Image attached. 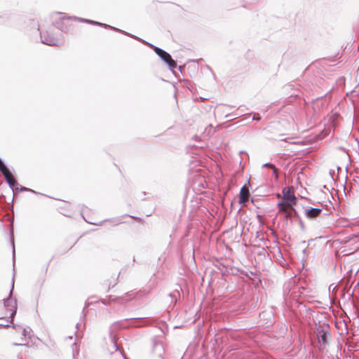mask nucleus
Wrapping results in <instances>:
<instances>
[{"instance_id": "1", "label": "nucleus", "mask_w": 359, "mask_h": 359, "mask_svg": "<svg viewBox=\"0 0 359 359\" xmlns=\"http://www.w3.org/2000/svg\"><path fill=\"white\" fill-rule=\"evenodd\" d=\"M130 37L143 43L144 44L147 45L149 47L152 48L153 50L154 51V53L161 58V60L168 65V69L175 75H176V72L175 69L177 68V62L175 60H174L172 59V56L170 55V54L169 53H168L167 51L164 50L163 49H162L159 47H157V46L144 41V39H142L141 38H140L137 36L133 35V36H130Z\"/></svg>"}, {"instance_id": "2", "label": "nucleus", "mask_w": 359, "mask_h": 359, "mask_svg": "<svg viewBox=\"0 0 359 359\" xmlns=\"http://www.w3.org/2000/svg\"><path fill=\"white\" fill-rule=\"evenodd\" d=\"M0 172L3 175L6 182L9 187L13 191L18 192L30 191L32 193L38 194L36 191L29 188L22 187L14 178L13 173L9 168L5 164L4 161L0 158Z\"/></svg>"}, {"instance_id": "3", "label": "nucleus", "mask_w": 359, "mask_h": 359, "mask_svg": "<svg viewBox=\"0 0 359 359\" xmlns=\"http://www.w3.org/2000/svg\"><path fill=\"white\" fill-rule=\"evenodd\" d=\"M316 335L318 343L320 346L325 347L328 344V341L331 338L330 327L328 324H319L316 327Z\"/></svg>"}, {"instance_id": "4", "label": "nucleus", "mask_w": 359, "mask_h": 359, "mask_svg": "<svg viewBox=\"0 0 359 359\" xmlns=\"http://www.w3.org/2000/svg\"><path fill=\"white\" fill-rule=\"evenodd\" d=\"M59 15L60 18L53 21V25L62 32L67 34L70 32L72 23L70 21L72 20V16H67L64 13H56Z\"/></svg>"}, {"instance_id": "5", "label": "nucleus", "mask_w": 359, "mask_h": 359, "mask_svg": "<svg viewBox=\"0 0 359 359\" xmlns=\"http://www.w3.org/2000/svg\"><path fill=\"white\" fill-rule=\"evenodd\" d=\"M13 288H14V276L13 277V279H12V287L10 290L8 297L6 299H4V300H3L4 306L6 309H8L10 306H11V304H13V309H11V312L10 313V317H9V318H11V320H10L11 323H13V318L15 316V314L17 313V309H18L17 299L12 298Z\"/></svg>"}, {"instance_id": "6", "label": "nucleus", "mask_w": 359, "mask_h": 359, "mask_svg": "<svg viewBox=\"0 0 359 359\" xmlns=\"http://www.w3.org/2000/svg\"><path fill=\"white\" fill-rule=\"evenodd\" d=\"M122 324H123V322H121V321L114 323L112 325L111 330H110L109 336H110L111 341L113 344L114 348L115 349V351H118L124 359H128L126 357V355H125L123 350L122 348H120V347L118 344L116 334L114 332V330H113L114 329H115L116 327L122 328V327H126L125 325H122Z\"/></svg>"}, {"instance_id": "7", "label": "nucleus", "mask_w": 359, "mask_h": 359, "mask_svg": "<svg viewBox=\"0 0 359 359\" xmlns=\"http://www.w3.org/2000/svg\"><path fill=\"white\" fill-rule=\"evenodd\" d=\"M41 43L53 46H58L60 39L55 36L50 30H47L45 33L40 32Z\"/></svg>"}, {"instance_id": "8", "label": "nucleus", "mask_w": 359, "mask_h": 359, "mask_svg": "<svg viewBox=\"0 0 359 359\" xmlns=\"http://www.w3.org/2000/svg\"><path fill=\"white\" fill-rule=\"evenodd\" d=\"M86 23L90 24V25H93L103 27L104 28H109V29H110L111 30H114L115 32L121 33V34H123L124 35H126L128 36H133V34H132L130 33H128V32H127L126 31H123V30H121V29H118L117 27H113V26H111V25H109L107 24H104V23L100 22H97V21L86 19Z\"/></svg>"}, {"instance_id": "9", "label": "nucleus", "mask_w": 359, "mask_h": 359, "mask_svg": "<svg viewBox=\"0 0 359 359\" xmlns=\"http://www.w3.org/2000/svg\"><path fill=\"white\" fill-rule=\"evenodd\" d=\"M322 212V208L306 207L304 210V215L308 219H315L320 216Z\"/></svg>"}, {"instance_id": "10", "label": "nucleus", "mask_w": 359, "mask_h": 359, "mask_svg": "<svg viewBox=\"0 0 359 359\" xmlns=\"http://www.w3.org/2000/svg\"><path fill=\"white\" fill-rule=\"evenodd\" d=\"M250 196V191L246 184H244L239 192L238 194V203L240 204H243L245 203L248 200V197Z\"/></svg>"}, {"instance_id": "11", "label": "nucleus", "mask_w": 359, "mask_h": 359, "mask_svg": "<svg viewBox=\"0 0 359 359\" xmlns=\"http://www.w3.org/2000/svg\"><path fill=\"white\" fill-rule=\"evenodd\" d=\"M153 353L158 356V359H164L163 355L164 353V347L161 342L155 341L153 344Z\"/></svg>"}, {"instance_id": "12", "label": "nucleus", "mask_w": 359, "mask_h": 359, "mask_svg": "<svg viewBox=\"0 0 359 359\" xmlns=\"http://www.w3.org/2000/svg\"><path fill=\"white\" fill-rule=\"evenodd\" d=\"M283 197L284 200L288 201L290 199L295 198V195L292 187H285L282 189Z\"/></svg>"}, {"instance_id": "13", "label": "nucleus", "mask_w": 359, "mask_h": 359, "mask_svg": "<svg viewBox=\"0 0 359 359\" xmlns=\"http://www.w3.org/2000/svg\"><path fill=\"white\" fill-rule=\"evenodd\" d=\"M178 288L175 289V290L172 292H170L168 296L171 298V303H172L174 305H176L178 299L180 297V290H182V288L180 285H177Z\"/></svg>"}, {"instance_id": "14", "label": "nucleus", "mask_w": 359, "mask_h": 359, "mask_svg": "<svg viewBox=\"0 0 359 359\" xmlns=\"http://www.w3.org/2000/svg\"><path fill=\"white\" fill-rule=\"evenodd\" d=\"M107 298H108L109 303L116 302V303H118V304H123L125 302L124 297L109 295L107 297Z\"/></svg>"}, {"instance_id": "15", "label": "nucleus", "mask_w": 359, "mask_h": 359, "mask_svg": "<svg viewBox=\"0 0 359 359\" xmlns=\"http://www.w3.org/2000/svg\"><path fill=\"white\" fill-rule=\"evenodd\" d=\"M289 209H290V212H291V216H292V219H300L301 217L299 216V214L294 207H292L291 208H289Z\"/></svg>"}, {"instance_id": "16", "label": "nucleus", "mask_w": 359, "mask_h": 359, "mask_svg": "<svg viewBox=\"0 0 359 359\" xmlns=\"http://www.w3.org/2000/svg\"><path fill=\"white\" fill-rule=\"evenodd\" d=\"M31 332H32V330L29 327L27 328H23V330H22V336H24L25 337H27L28 339H31V338H32Z\"/></svg>"}, {"instance_id": "17", "label": "nucleus", "mask_w": 359, "mask_h": 359, "mask_svg": "<svg viewBox=\"0 0 359 359\" xmlns=\"http://www.w3.org/2000/svg\"><path fill=\"white\" fill-rule=\"evenodd\" d=\"M10 237H11V243L13 246V258L14 259L15 250V243H14V236H13V230H11L10 231Z\"/></svg>"}, {"instance_id": "18", "label": "nucleus", "mask_w": 359, "mask_h": 359, "mask_svg": "<svg viewBox=\"0 0 359 359\" xmlns=\"http://www.w3.org/2000/svg\"><path fill=\"white\" fill-rule=\"evenodd\" d=\"M283 217L284 219H285L287 220V222L290 221V223H292V221H293V219H292V217L291 216V212L290 211L289 212H285L283 213ZM287 223V222H286V224Z\"/></svg>"}, {"instance_id": "19", "label": "nucleus", "mask_w": 359, "mask_h": 359, "mask_svg": "<svg viewBox=\"0 0 359 359\" xmlns=\"http://www.w3.org/2000/svg\"><path fill=\"white\" fill-rule=\"evenodd\" d=\"M297 201H298V198L297 197L295 196V198H293V199H290L288 201H287V207L289 208H291L292 207H294V205L297 204Z\"/></svg>"}, {"instance_id": "20", "label": "nucleus", "mask_w": 359, "mask_h": 359, "mask_svg": "<svg viewBox=\"0 0 359 359\" xmlns=\"http://www.w3.org/2000/svg\"><path fill=\"white\" fill-rule=\"evenodd\" d=\"M283 206H287V201L286 200H284L283 199V197H282V200L280 201L278 203H277V207L279 208V207H283Z\"/></svg>"}, {"instance_id": "21", "label": "nucleus", "mask_w": 359, "mask_h": 359, "mask_svg": "<svg viewBox=\"0 0 359 359\" xmlns=\"http://www.w3.org/2000/svg\"><path fill=\"white\" fill-rule=\"evenodd\" d=\"M72 20H76L79 22H86V18H79V17H76V16H72Z\"/></svg>"}, {"instance_id": "22", "label": "nucleus", "mask_w": 359, "mask_h": 359, "mask_svg": "<svg viewBox=\"0 0 359 359\" xmlns=\"http://www.w3.org/2000/svg\"><path fill=\"white\" fill-rule=\"evenodd\" d=\"M287 211L286 206L279 207L278 208V214H282L283 215V213Z\"/></svg>"}, {"instance_id": "23", "label": "nucleus", "mask_w": 359, "mask_h": 359, "mask_svg": "<svg viewBox=\"0 0 359 359\" xmlns=\"http://www.w3.org/2000/svg\"><path fill=\"white\" fill-rule=\"evenodd\" d=\"M261 116L259 114H255L252 118V121H259L261 120Z\"/></svg>"}, {"instance_id": "24", "label": "nucleus", "mask_w": 359, "mask_h": 359, "mask_svg": "<svg viewBox=\"0 0 359 359\" xmlns=\"http://www.w3.org/2000/svg\"><path fill=\"white\" fill-rule=\"evenodd\" d=\"M263 166H264V167H270V168H273V172H275V171H276V168H275V166H274L273 164L270 163H264V164L263 165Z\"/></svg>"}, {"instance_id": "25", "label": "nucleus", "mask_w": 359, "mask_h": 359, "mask_svg": "<svg viewBox=\"0 0 359 359\" xmlns=\"http://www.w3.org/2000/svg\"><path fill=\"white\" fill-rule=\"evenodd\" d=\"M83 217L84 220L86 222H87L88 223L92 224H94V225H96V226H100V225H101L104 222V221H102V222H92L87 221L83 216Z\"/></svg>"}, {"instance_id": "26", "label": "nucleus", "mask_w": 359, "mask_h": 359, "mask_svg": "<svg viewBox=\"0 0 359 359\" xmlns=\"http://www.w3.org/2000/svg\"><path fill=\"white\" fill-rule=\"evenodd\" d=\"M143 318H126L125 319V321L127 322L128 320H133V321H138V320H142Z\"/></svg>"}, {"instance_id": "27", "label": "nucleus", "mask_w": 359, "mask_h": 359, "mask_svg": "<svg viewBox=\"0 0 359 359\" xmlns=\"http://www.w3.org/2000/svg\"><path fill=\"white\" fill-rule=\"evenodd\" d=\"M99 302H101L104 305H107L109 304V301H108V298L100 299Z\"/></svg>"}, {"instance_id": "28", "label": "nucleus", "mask_w": 359, "mask_h": 359, "mask_svg": "<svg viewBox=\"0 0 359 359\" xmlns=\"http://www.w3.org/2000/svg\"><path fill=\"white\" fill-rule=\"evenodd\" d=\"M118 278V276H117L116 282L113 285H111V284H109L108 291L110 290L111 287H114L116 285Z\"/></svg>"}, {"instance_id": "29", "label": "nucleus", "mask_w": 359, "mask_h": 359, "mask_svg": "<svg viewBox=\"0 0 359 359\" xmlns=\"http://www.w3.org/2000/svg\"><path fill=\"white\" fill-rule=\"evenodd\" d=\"M14 346H27V343H14Z\"/></svg>"}, {"instance_id": "30", "label": "nucleus", "mask_w": 359, "mask_h": 359, "mask_svg": "<svg viewBox=\"0 0 359 359\" xmlns=\"http://www.w3.org/2000/svg\"><path fill=\"white\" fill-rule=\"evenodd\" d=\"M299 223H300V225H301L302 228L304 229V223H303L302 219L300 218V219H299Z\"/></svg>"}, {"instance_id": "31", "label": "nucleus", "mask_w": 359, "mask_h": 359, "mask_svg": "<svg viewBox=\"0 0 359 359\" xmlns=\"http://www.w3.org/2000/svg\"><path fill=\"white\" fill-rule=\"evenodd\" d=\"M80 326H81V324L79 323H77L76 325V327L78 330H80Z\"/></svg>"}, {"instance_id": "32", "label": "nucleus", "mask_w": 359, "mask_h": 359, "mask_svg": "<svg viewBox=\"0 0 359 359\" xmlns=\"http://www.w3.org/2000/svg\"><path fill=\"white\" fill-rule=\"evenodd\" d=\"M244 107H245V106H240L238 109L243 111L244 110Z\"/></svg>"}, {"instance_id": "33", "label": "nucleus", "mask_w": 359, "mask_h": 359, "mask_svg": "<svg viewBox=\"0 0 359 359\" xmlns=\"http://www.w3.org/2000/svg\"><path fill=\"white\" fill-rule=\"evenodd\" d=\"M266 314V312H263V313H260V317H261V318H262V317H264Z\"/></svg>"}, {"instance_id": "34", "label": "nucleus", "mask_w": 359, "mask_h": 359, "mask_svg": "<svg viewBox=\"0 0 359 359\" xmlns=\"http://www.w3.org/2000/svg\"><path fill=\"white\" fill-rule=\"evenodd\" d=\"M12 326H13V327H20V325H15L14 323H13V325H12Z\"/></svg>"}, {"instance_id": "35", "label": "nucleus", "mask_w": 359, "mask_h": 359, "mask_svg": "<svg viewBox=\"0 0 359 359\" xmlns=\"http://www.w3.org/2000/svg\"><path fill=\"white\" fill-rule=\"evenodd\" d=\"M339 149L341 151H345V148H344V147H339Z\"/></svg>"}, {"instance_id": "36", "label": "nucleus", "mask_w": 359, "mask_h": 359, "mask_svg": "<svg viewBox=\"0 0 359 359\" xmlns=\"http://www.w3.org/2000/svg\"><path fill=\"white\" fill-rule=\"evenodd\" d=\"M243 194H246V189H243Z\"/></svg>"}, {"instance_id": "37", "label": "nucleus", "mask_w": 359, "mask_h": 359, "mask_svg": "<svg viewBox=\"0 0 359 359\" xmlns=\"http://www.w3.org/2000/svg\"><path fill=\"white\" fill-rule=\"evenodd\" d=\"M129 217H132V218H135V217L133 216H131V215H128Z\"/></svg>"}, {"instance_id": "38", "label": "nucleus", "mask_w": 359, "mask_h": 359, "mask_svg": "<svg viewBox=\"0 0 359 359\" xmlns=\"http://www.w3.org/2000/svg\"><path fill=\"white\" fill-rule=\"evenodd\" d=\"M133 263H135V257L133 258ZM133 265H134V264H133Z\"/></svg>"}, {"instance_id": "39", "label": "nucleus", "mask_w": 359, "mask_h": 359, "mask_svg": "<svg viewBox=\"0 0 359 359\" xmlns=\"http://www.w3.org/2000/svg\"><path fill=\"white\" fill-rule=\"evenodd\" d=\"M277 197H278V198H280V194H277Z\"/></svg>"}, {"instance_id": "40", "label": "nucleus", "mask_w": 359, "mask_h": 359, "mask_svg": "<svg viewBox=\"0 0 359 359\" xmlns=\"http://www.w3.org/2000/svg\"><path fill=\"white\" fill-rule=\"evenodd\" d=\"M251 203H254V200L253 199H251Z\"/></svg>"}]
</instances>
